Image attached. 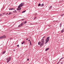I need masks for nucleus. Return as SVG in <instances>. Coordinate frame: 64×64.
<instances>
[{"label": "nucleus", "mask_w": 64, "mask_h": 64, "mask_svg": "<svg viewBox=\"0 0 64 64\" xmlns=\"http://www.w3.org/2000/svg\"><path fill=\"white\" fill-rule=\"evenodd\" d=\"M3 38V37L2 36L0 37V39H2Z\"/></svg>", "instance_id": "18"}, {"label": "nucleus", "mask_w": 64, "mask_h": 64, "mask_svg": "<svg viewBox=\"0 0 64 64\" xmlns=\"http://www.w3.org/2000/svg\"><path fill=\"white\" fill-rule=\"evenodd\" d=\"M11 14V13L10 12H9V14H8V15H10Z\"/></svg>", "instance_id": "30"}, {"label": "nucleus", "mask_w": 64, "mask_h": 64, "mask_svg": "<svg viewBox=\"0 0 64 64\" xmlns=\"http://www.w3.org/2000/svg\"><path fill=\"white\" fill-rule=\"evenodd\" d=\"M22 21H23V20H24V19H22Z\"/></svg>", "instance_id": "38"}, {"label": "nucleus", "mask_w": 64, "mask_h": 64, "mask_svg": "<svg viewBox=\"0 0 64 64\" xmlns=\"http://www.w3.org/2000/svg\"><path fill=\"white\" fill-rule=\"evenodd\" d=\"M19 45H17V47H19Z\"/></svg>", "instance_id": "32"}, {"label": "nucleus", "mask_w": 64, "mask_h": 64, "mask_svg": "<svg viewBox=\"0 0 64 64\" xmlns=\"http://www.w3.org/2000/svg\"><path fill=\"white\" fill-rule=\"evenodd\" d=\"M46 41V42H45V44H46V43H47L48 42H47V41Z\"/></svg>", "instance_id": "28"}, {"label": "nucleus", "mask_w": 64, "mask_h": 64, "mask_svg": "<svg viewBox=\"0 0 64 64\" xmlns=\"http://www.w3.org/2000/svg\"><path fill=\"white\" fill-rule=\"evenodd\" d=\"M36 18H37V17H35L34 18V20H35L36 19Z\"/></svg>", "instance_id": "21"}, {"label": "nucleus", "mask_w": 64, "mask_h": 64, "mask_svg": "<svg viewBox=\"0 0 64 64\" xmlns=\"http://www.w3.org/2000/svg\"><path fill=\"white\" fill-rule=\"evenodd\" d=\"M30 45H32V44H31V41H30Z\"/></svg>", "instance_id": "17"}, {"label": "nucleus", "mask_w": 64, "mask_h": 64, "mask_svg": "<svg viewBox=\"0 0 64 64\" xmlns=\"http://www.w3.org/2000/svg\"><path fill=\"white\" fill-rule=\"evenodd\" d=\"M52 8V6H50V8Z\"/></svg>", "instance_id": "29"}, {"label": "nucleus", "mask_w": 64, "mask_h": 64, "mask_svg": "<svg viewBox=\"0 0 64 64\" xmlns=\"http://www.w3.org/2000/svg\"><path fill=\"white\" fill-rule=\"evenodd\" d=\"M56 22H57V20L56 21Z\"/></svg>", "instance_id": "42"}, {"label": "nucleus", "mask_w": 64, "mask_h": 64, "mask_svg": "<svg viewBox=\"0 0 64 64\" xmlns=\"http://www.w3.org/2000/svg\"><path fill=\"white\" fill-rule=\"evenodd\" d=\"M6 52V51H4L3 52V54H5V52Z\"/></svg>", "instance_id": "23"}, {"label": "nucleus", "mask_w": 64, "mask_h": 64, "mask_svg": "<svg viewBox=\"0 0 64 64\" xmlns=\"http://www.w3.org/2000/svg\"><path fill=\"white\" fill-rule=\"evenodd\" d=\"M10 40H13V38H10Z\"/></svg>", "instance_id": "25"}, {"label": "nucleus", "mask_w": 64, "mask_h": 64, "mask_svg": "<svg viewBox=\"0 0 64 64\" xmlns=\"http://www.w3.org/2000/svg\"><path fill=\"white\" fill-rule=\"evenodd\" d=\"M40 42H39L38 43V45H40V46H43L44 44V39H42V40Z\"/></svg>", "instance_id": "1"}, {"label": "nucleus", "mask_w": 64, "mask_h": 64, "mask_svg": "<svg viewBox=\"0 0 64 64\" xmlns=\"http://www.w3.org/2000/svg\"><path fill=\"white\" fill-rule=\"evenodd\" d=\"M40 5H41V4H40V3L39 4H38V6H40Z\"/></svg>", "instance_id": "20"}, {"label": "nucleus", "mask_w": 64, "mask_h": 64, "mask_svg": "<svg viewBox=\"0 0 64 64\" xmlns=\"http://www.w3.org/2000/svg\"><path fill=\"white\" fill-rule=\"evenodd\" d=\"M32 24H30V25H31Z\"/></svg>", "instance_id": "43"}, {"label": "nucleus", "mask_w": 64, "mask_h": 64, "mask_svg": "<svg viewBox=\"0 0 64 64\" xmlns=\"http://www.w3.org/2000/svg\"><path fill=\"white\" fill-rule=\"evenodd\" d=\"M26 11V10H25L24 11H22V13H24V12H25Z\"/></svg>", "instance_id": "15"}, {"label": "nucleus", "mask_w": 64, "mask_h": 64, "mask_svg": "<svg viewBox=\"0 0 64 64\" xmlns=\"http://www.w3.org/2000/svg\"><path fill=\"white\" fill-rule=\"evenodd\" d=\"M60 63L61 64H62V62H60Z\"/></svg>", "instance_id": "36"}, {"label": "nucleus", "mask_w": 64, "mask_h": 64, "mask_svg": "<svg viewBox=\"0 0 64 64\" xmlns=\"http://www.w3.org/2000/svg\"><path fill=\"white\" fill-rule=\"evenodd\" d=\"M20 4H21L22 6H23V5H24V3H22Z\"/></svg>", "instance_id": "10"}, {"label": "nucleus", "mask_w": 64, "mask_h": 64, "mask_svg": "<svg viewBox=\"0 0 64 64\" xmlns=\"http://www.w3.org/2000/svg\"><path fill=\"white\" fill-rule=\"evenodd\" d=\"M28 61H29V59L28 58Z\"/></svg>", "instance_id": "39"}, {"label": "nucleus", "mask_w": 64, "mask_h": 64, "mask_svg": "<svg viewBox=\"0 0 64 64\" xmlns=\"http://www.w3.org/2000/svg\"><path fill=\"white\" fill-rule=\"evenodd\" d=\"M23 24H24V23L23 22H22V23H21V24L19 25L18 26V27H21V26H23Z\"/></svg>", "instance_id": "4"}, {"label": "nucleus", "mask_w": 64, "mask_h": 64, "mask_svg": "<svg viewBox=\"0 0 64 64\" xmlns=\"http://www.w3.org/2000/svg\"><path fill=\"white\" fill-rule=\"evenodd\" d=\"M50 38V37L49 36L47 37L46 39V41H47L48 42L49 41V39Z\"/></svg>", "instance_id": "3"}, {"label": "nucleus", "mask_w": 64, "mask_h": 64, "mask_svg": "<svg viewBox=\"0 0 64 64\" xmlns=\"http://www.w3.org/2000/svg\"><path fill=\"white\" fill-rule=\"evenodd\" d=\"M26 40H28V38H26Z\"/></svg>", "instance_id": "34"}, {"label": "nucleus", "mask_w": 64, "mask_h": 64, "mask_svg": "<svg viewBox=\"0 0 64 64\" xmlns=\"http://www.w3.org/2000/svg\"><path fill=\"white\" fill-rule=\"evenodd\" d=\"M60 62V61H59V62L57 63V64H59V62Z\"/></svg>", "instance_id": "31"}, {"label": "nucleus", "mask_w": 64, "mask_h": 64, "mask_svg": "<svg viewBox=\"0 0 64 64\" xmlns=\"http://www.w3.org/2000/svg\"><path fill=\"white\" fill-rule=\"evenodd\" d=\"M24 43H25V41H24L22 43V44H24Z\"/></svg>", "instance_id": "12"}, {"label": "nucleus", "mask_w": 64, "mask_h": 64, "mask_svg": "<svg viewBox=\"0 0 64 64\" xmlns=\"http://www.w3.org/2000/svg\"><path fill=\"white\" fill-rule=\"evenodd\" d=\"M64 14H62L61 15V16H64Z\"/></svg>", "instance_id": "26"}, {"label": "nucleus", "mask_w": 64, "mask_h": 64, "mask_svg": "<svg viewBox=\"0 0 64 64\" xmlns=\"http://www.w3.org/2000/svg\"><path fill=\"white\" fill-rule=\"evenodd\" d=\"M5 14L4 13H2V14Z\"/></svg>", "instance_id": "40"}, {"label": "nucleus", "mask_w": 64, "mask_h": 64, "mask_svg": "<svg viewBox=\"0 0 64 64\" xmlns=\"http://www.w3.org/2000/svg\"><path fill=\"white\" fill-rule=\"evenodd\" d=\"M3 16V15L2 14H0V16Z\"/></svg>", "instance_id": "22"}, {"label": "nucleus", "mask_w": 64, "mask_h": 64, "mask_svg": "<svg viewBox=\"0 0 64 64\" xmlns=\"http://www.w3.org/2000/svg\"><path fill=\"white\" fill-rule=\"evenodd\" d=\"M21 7H22V5H21V4H20L19 6H18V8H20Z\"/></svg>", "instance_id": "5"}, {"label": "nucleus", "mask_w": 64, "mask_h": 64, "mask_svg": "<svg viewBox=\"0 0 64 64\" xmlns=\"http://www.w3.org/2000/svg\"><path fill=\"white\" fill-rule=\"evenodd\" d=\"M8 13H7L6 14V15H8Z\"/></svg>", "instance_id": "33"}, {"label": "nucleus", "mask_w": 64, "mask_h": 64, "mask_svg": "<svg viewBox=\"0 0 64 64\" xmlns=\"http://www.w3.org/2000/svg\"><path fill=\"white\" fill-rule=\"evenodd\" d=\"M45 38V36H44L42 38H43V39H44V38Z\"/></svg>", "instance_id": "27"}, {"label": "nucleus", "mask_w": 64, "mask_h": 64, "mask_svg": "<svg viewBox=\"0 0 64 64\" xmlns=\"http://www.w3.org/2000/svg\"><path fill=\"white\" fill-rule=\"evenodd\" d=\"M54 22V21H53V22Z\"/></svg>", "instance_id": "44"}, {"label": "nucleus", "mask_w": 64, "mask_h": 64, "mask_svg": "<svg viewBox=\"0 0 64 64\" xmlns=\"http://www.w3.org/2000/svg\"><path fill=\"white\" fill-rule=\"evenodd\" d=\"M44 4H42L41 6L42 7H43V6H44Z\"/></svg>", "instance_id": "14"}, {"label": "nucleus", "mask_w": 64, "mask_h": 64, "mask_svg": "<svg viewBox=\"0 0 64 64\" xmlns=\"http://www.w3.org/2000/svg\"><path fill=\"white\" fill-rule=\"evenodd\" d=\"M64 58V57H63L60 60V61H61L62 59H63V58Z\"/></svg>", "instance_id": "13"}, {"label": "nucleus", "mask_w": 64, "mask_h": 64, "mask_svg": "<svg viewBox=\"0 0 64 64\" xmlns=\"http://www.w3.org/2000/svg\"><path fill=\"white\" fill-rule=\"evenodd\" d=\"M11 57L10 56H9L8 58H7L6 59L7 61H7V62L8 63V62H9V61H10L11 60Z\"/></svg>", "instance_id": "2"}, {"label": "nucleus", "mask_w": 64, "mask_h": 64, "mask_svg": "<svg viewBox=\"0 0 64 64\" xmlns=\"http://www.w3.org/2000/svg\"><path fill=\"white\" fill-rule=\"evenodd\" d=\"M16 10H15L13 11V12H14V13H15L16 12Z\"/></svg>", "instance_id": "19"}, {"label": "nucleus", "mask_w": 64, "mask_h": 64, "mask_svg": "<svg viewBox=\"0 0 64 64\" xmlns=\"http://www.w3.org/2000/svg\"><path fill=\"white\" fill-rule=\"evenodd\" d=\"M13 9H14V8H10L9 9V10H13Z\"/></svg>", "instance_id": "11"}, {"label": "nucleus", "mask_w": 64, "mask_h": 64, "mask_svg": "<svg viewBox=\"0 0 64 64\" xmlns=\"http://www.w3.org/2000/svg\"><path fill=\"white\" fill-rule=\"evenodd\" d=\"M20 11L19 10V11H18L19 12H20Z\"/></svg>", "instance_id": "41"}, {"label": "nucleus", "mask_w": 64, "mask_h": 64, "mask_svg": "<svg viewBox=\"0 0 64 64\" xmlns=\"http://www.w3.org/2000/svg\"><path fill=\"white\" fill-rule=\"evenodd\" d=\"M62 26V24H60V27L61 28V27Z\"/></svg>", "instance_id": "16"}, {"label": "nucleus", "mask_w": 64, "mask_h": 64, "mask_svg": "<svg viewBox=\"0 0 64 64\" xmlns=\"http://www.w3.org/2000/svg\"><path fill=\"white\" fill-rule=\"evenodd\" d=\"M15 51V50H14L13 51Z\"/></svg>", "instance_id": "37"}, {"label": "nucleus", "mask_w": 64, "mask_h": 64, "mask_svg": "<svg viewBox=\"0 0 64 64\" xmlns=\"http://www.w3.org/2000/svg\"><path fill=\"white\" fill-rule=\"evenodd\" d=\"M21 8H19L16 9V10H21Z\"/></svg>", "instance_id": "6"}, {"label": "nucleus", "mask_w": 64, "mask_h": 64, "mask_svg": "<svg viewBox=\"0 0 64 64\" xmlns=\"http://www.w3.org/2000/svg\"><path fill=\"white\" fill-rule=\"evenodd\" d=\"M2 36L3 38H6V36H5V35H4L3 36Z\"/></svg>", "instance_id": "7"}, {"label": "nucleus", "mask_w": 64, "mask_h": 64, "mask_svg": "<svg viewBox=\"0 0 64 64\" xmlns=\"http://www.w3.org/2000/svg\"><path fill=\"white\" fill-rule=\"evenodd\" d=\"M28 41H30V40H28Z\"/></svg>", "instance_id": "35"}, {"label": "nucleus", "mask_w": 64, "mask_h": 64, "mask_svg": "<svg viewBox=\"0 0 64 64\" xmlns=\"http://www.w3.org/2000/svg\"><path fill=\"white\" fill-rule=\"evenodd\" d=\"M26 22H27V21H26L24 22V24H26Z\"/></svg>", "instance_id": "24"}, {"label": "nucleus", "mask_w": 64, "mask_h": 64, "mask_svg": "<svg viewBox=\"0 0 64 64\" xmlns=\"http://www.w3.org/2000/svg\"><path fill=\"white\" fill-rule=\"evenodd\" d=\"M63 31H64V29H63L61 31L62 33H63Z\"/></svg>", "instance_id": "9"}, {"label": "nucleus", "mask_w": 64, "mask_h": 64, "mask_svg": "<svg viewBox=\"0 0 64 64\" xmlns=\"http://www.w3.org/2000/svg\"><path fill=\"white\" fill-rule=\"evenodd\" d=\"M49 48H46V50H45L46 51H47V50H49Z\"/></svg>", "instance_id": "8"}]
</instances>
